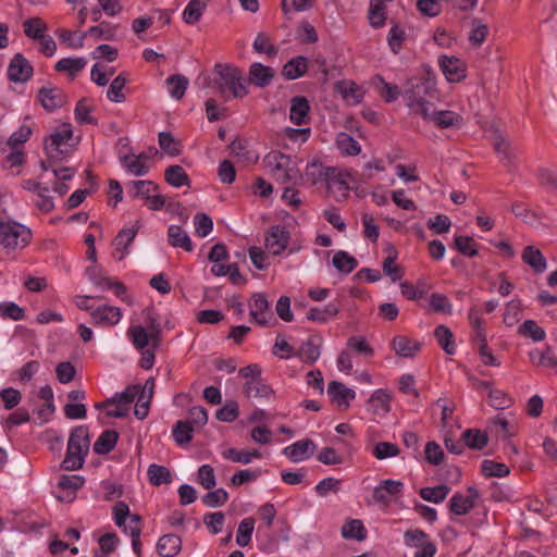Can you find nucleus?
I'll return each instance as SVG.
<instances>
[{"mask_svg": "<svg viewBox=\"0 0 557 557\" xmlns=\"http://www.w3.org/2000/svg\"><path fill=\"white\" fill-rule=\"evenodd\" d=\"M47 160L40 161L44 171H52L59 180H70V166L66 165L70 156V128L50 135L45 145Z\"/></svg>", "mask_w": 557, "mask_h": 557, "instance_id": "f257e3e1", "label": "nucleus"}, {"mask_svg": "<svg viewBox=\"0 0 557 557\" xmlns=\"http://www.w3.org/2000/svg\"><path fill=\"white\" fill-rule=\"evenodd\" d=\"M268 174L280 184L298 185L302 182L300 160L280 151H271L263 158Z\"/></svg>", "mask_w": 557, "mask_h": 557, "instance_id": "f03ea898", "label": "nucleus"}, {"mask_svg": "<svg viewBox=\"0 0 557 557\" xmlns=\"http://www.w3.org/2000/svg\"><path fill=\"white\" fill-rule=\"evenodd\" d=\"M213 88L228 101L248 95V81L235 66L216 64L214 67Z\"/></svg>", "mask_w": 557, "mask_h": 557, "instance_id": "7ed1b4c3", "label": "nucleus"}, {"mask_svg": "<svg viewBox=\"0 0 557 557\" xmlns=\"http://www.w3.org/2000/svg\"><path fill=\"white\" fill-rule=\"evenodd\" d=\"M374 356V349L364 336L352 335L347 338L345 348L341 350L336 358V368L344 374H350L354 370L356 358H371Z\"/></svg>", "mask_w": 557, "mask_h": 557, "instance_id": "20e7f679", "label": "nucleus"}, {"mask_svg": "<svg viewBox=\"0 0 557 557\" xmlns=\"http://www.w3.org/2000/svg\"><path fill=\"white\" fill-rule=\"evenodd\" d=\"M436 92V83L431 77L411 79L408 82L405 90V99L410 109L419 108V112L426 106H432L425 100V97L434 98Z\"/></svg>", "mask_w": 557, "mask_h": 557, "instance_id": "39448f33", "label": "nucleus"}, {"mask_svg": "<svg viewBox=\"0 0 557 557\" xmlns=\"http://www.w3.org/2000/svg\"><path fill=\"white\" fill-rule=\"evenodd\" d=\"M30 230L14 221H0V245L5 249L25 247L30 239Z\"/></svg>", "mask_w": 557, "mask_h": 557, "instance_id": "423d86ee", "label": "nucleus"}, {"mask_svg": "<svg viewBox=\"0 0 557 557\" xmlns=\"http://www.w3.org/2000/svg\"><path fill=\"white\" fill-rule=\"evenodd\" d=\"M404 544L413 548V557H434L437 553L436 543L420 529L407 530L404 533Z\"/></svg>", "mask_w": 557, "mask_h": 557, "instance_id": "0eeeda50", "label": "nucleus"}, {"mask_svg": "<svg viewBox=\"0 0 557 557\" xmlns=\"http://www.w3.org/2000/svg\"><path fill=\"white\" fill-rule=\"evenodd\" d=\"M86 276L88 281L99 290H112L113 294L123 301H127L126 287L123 283L110 278L106 271L94 264L86 269Z\"/></svg>", "mask_w": 557, "mask_h": 557, "instance_id": "6e6552de", "label": "nucleus"}, {"mask_svg": "<svg viewBox=\"0 0 557 557\" xmlns=\"http://www.w3.org/2000/svg\"><path fill=\"white\" fill-rule=\"evenodd\" d=\"M90 448V438L86 426L72 430V470L83 467Z\"/></svg>", "mask_w": 557, "mask_h": 557, "instance_id": "1a4fd4ad", "label": "nucleus"}, {"mask_svg": "<svg viewBox=\"0 0 557 557\" xmlns=\"http://www.w3.org/2000/svg\"><path fill=\"white\" fill-rule=\"evenodd\" d=\"M70 470V438L66 443L65 456L61 465L54 469V476L51 479V482L54 480L55 485L52 487V495L60 503L70 502V475L61 474L60 470Z\"/></svg>", "mask_w": 557, "mask_h": 557, "instance_id": "9d476101", "label": "nucleus"}, {"mask_svg": "<svg viewBox=\"0 0 557 557\" xmlns=\"http://www.w3.org/2000/svg\"><path fill=\"white\" fill-rule=\"evenodd\" d=\"M421 116L433 122L441 128L459 127L462 123V116L451 110H435L432 106H426L420 111Z\"/></svg>", "mask_w": 557, "mask_h": 557, "instance_id": "9b49d317", "label": "nucleus"}, {"mask_svg": "<svg viewBox=\"0 0 557 557\" xmlns=\"http://www.w3.org/2000/svg\"><path fill=\"white\" fill-rule=\"evenodd\" d=\"M290 234L283 225H273L265 235V248L273 256L282 255L288 247Z\"/></svg>", "mask_w": 557, "mask_h": 557, "instance_id": "f8f14e48", "label": "nucleus"}, {"mask_svg": "<svg viewBox=\"0 0 557 557\" xmlns=\"http://www.w3.org/2000/svg\"><path fill=\"white\" fill-rule=\"evenodd\" d=\"M392 394L384 388H377L372 392L366 404V409L375 418H385L391 409Z\"/></svg>", "mask_w": 557, "mask_h": 557, "instance_id": "ddd939ff", "label": "nucleus"}, {"mask_svg": "<svg viewBox=\"0 0 557 557\" xmlns=\"http://www.w3.org/2000/svg\"><path fill=\"white\" fill-rule=\"evenodd\" d=\"M438 66L449 83H458L466 77V64L455 55H438Z\"/></svg>", "mask_w": 557, "mask_h": 557, "instance_id": "4468645a", "label": "nucleus"}, {"mask_svg": "<svg viewBox=\"0 0 557 557\" xmlns=\"http://www.w3.org/2000/svg\"><path fill=\"white\" fill-rule=\"evenodd\" d=\"M34 73V69L29 61L22 54L15 53L11 59L7 74L8 78L14 83H26L28 82Z\"/></svg>", "mask_w": 557, "mask_h": 557, "instance_id": "2eb2a0df", "label": "nucleus"}, {"mask_svg": "<svg viewBox=\"0 0 557 557\" xmlns=\"http://www.w3.org/2000/svg\"><path fill=\"white\" fill-rule=\"evenodd\" d=\"M326 392L332 404L341 410L348 409L356 398V392L338 381H331Z\"/></svg>", "mask_w": 557, "mask_h": 557, "instance_id": "dca6fc26", "label": "nucleus"}, {"mask_svg": "<svg viewBox=\"0 0 557 557\" xmlns=\"http://www.w3.org/2000/svg\"><path fill=\"white\" fill-rule=\"evenodd\" d=\"M251 318L262 326H269L274 321L270 304L263 294H255L249 301Z\"/></svg>", "mask_w": 557, "mask_h": 557, "instance_id": "f3484780", "label": "nucleus"}, {"mask_svg": "<svg viewBox=\"0 0 557 557\" xmlns=\"http://www.w3.org/2000/svg\"><path fill=\"white\" fill-rule=\"evenodd\" d=\"M23 189L37 195L36 206L44 212H50L54 208L52 198L49 196V187L34 180H24L21 183Z\"/></svg>", "mask_w": 557, "mask_h": 557, "instance_id": "a211bd4d", "label": "nucleus"}, {"mask_svg": "<svg viewBox=\"0 0 557 557\" xmlns=\"http://www.w3.org/2000/svg\"><path fill=\"white\" fill-rule=\"evenodd\" d=\"M38 101L46 111L53 112L66 103L67 96L57 87H41L38 90Z\"/></svg>", "mask_w": 557, "mask_h": 557, "instance_id": "6ab92c4d", "label": "nucleus"}, {"mask_svg": "<svg viewBox=\"0 0 557 557\" xmlns=\"http://www.w3.org/2000/svg\"><path fill=\"white\" fill-rule=\"evenodd\" d=\"M404 484L397 480H383L377 486L374 487L372 498L377 504L386 505L392 497L401 494Z\"/></svg>", "mask_w": 557, "mask_h": 557, "instance_id": "aec40b11", "label": "nucleus"}, {"mask_svg": "<svg viewBox=\"0 0 557 557\" xmlns=\"http://www.w3.org/2000/svg\"><path fill=\"white\" fill-rule=\"evenodd\" d=\"M127 335L133 345L139 350L157 347L159 343V337L152 335V333L143 325L131 326L127 331Z\"/></svg>", "mask_w": 557, "mask_h": 557, "instance_id": "412c9836", "label": "nucleus"}, {"mask_svg": "<svg viewBox=\"0 0 557 557\" xmlns=\"http://www.w3.org/2000/svg\"><path fill=\"white\" fill-rule=\"evenodd\" d=\"M315 445L311 440L297 441L283 450L284 455L293 462H301L314 454Z\"/></svg>", "mask_w": 557, "mask_h": 557, "instance_id": "4be33fe9", "label": "nucleus"}, {"mask_svg": "<svg viewBox=\"0 0 557 557\" xmlns=\"http://www.w3.org/2000/svg\"><path fill=\"white\" fill-rule=\"evenodd\" d=\"M335 90L342 96L349 106L359 104L364 97V90L361 86L349 79H344L335 84Z\"/></svg>", "mask_w": 557, "mask_h": 557, "instance_id": "5701e85b", "label": "nucleus"}, {"mask_svg": "<svg viewBox=\"0 0 557 557\" xmlns=\"http://www.w3.org/2000/svg\"><path fill=\"white\" fill-rule=\"evenodd\" d=\"M322 337L314 335L302 342L296 357L305 363H314L321 356Z\"/></svg>", "mask_w": 557, "mask_h": 557, "instance_id": "b1692460", "label": "nucleus"}, {"mask_svg": "<svg viewBox=\"0 0 557 557\" xmlns=\"http://www.w3.org/2000/svg\"><path fill=\"white\" fill-rule=\"evenodd\" d=\"M91 319L97 324L116 325L122 319V311L119 307L102 305L90 312Z\"/></svg>", "mask_w": 557, "mask_h": 557, "instance_id": "393cba45", "label": "nucleus"}, {"mask_svg": "<svg viewBox=\"0 0 557 557\" xmlns=\"http://www.w3.org/2000/svg\"><path fill=\"white\" fill-rule=\"evenodd\" d=\"M339 307L335 302H329L324 307H310L306 312L308 321L326 324L339 314Z\"/></svg>", "mask_w": 557, "mask_h": 557, "instance_id": "a878e982", "label": "nucleus"}, {"mask_svg": "<svg viewBox=\"0 0 557 557\" xmlns=\"http://www.w3.org/2000/svg\"><path fill=\"white\" fill-rule=\"evenodd\" d=\"M392 347L397 356L413 358L420 351L421 344L407 336L396 335L392 341Z\"/></svg>", "mask_w": 557, "mask_h": 557, "instance_id": "bb28decb", "label": "nucleus"}, {"mask_svg": "<svg viewBox=\"0 0 557 557\" xmlns=\"http://www.w3.org/2000/svg\"><path fill=\"white\" fill-rule=\"evenodd\" d=\"M168 243L174 248H182L190 252L194 249L191 239L180 225L172 224L168 227Z\"/></svg>", "mask_w": 557, "mask_h": 557, "instance_id": "cd10ccee", "label": "nucleus"}, {"mask_svg": "<svg viewBox=\"0 0 557 557\" xmlns=\"http://www.w3.org/2000/svg\"><path fill=\"white\" fill-rule=\"evenodd\" d=\"M95 106L94 103L83 98L81 99L74 110L75 121L79 125H97V117L94 115Z\"/></svg>", "mask_w": 557, "mask_h": 557, "instance_id": "c85d7f7f", "label": "nucleus"}, {"mask_svg": "<svg viewBox=\"0 0 557 557\" xmlns=\"http://www.w3.org/2000/svg\"><path fill=\"white\" fill-rule=\"evenodd\" d=\"M341 535L348 541L362 542L366 540L368 532L360 519H349L343 524Z\"/></svg>", "mask_w": 557, "mask_h": 557, "instance_id": "c756f323", "label": "nucleus"}, {"mask_svg": "<svg viewBox=\"0 0 557 557\" xmlns=\"http://www.w3.org/2000/svg\"><path fill=\"white\" fill-rule=\"evenodd\" d=\"M329 169L325 168L318 159L310 160L302 174V182L306 181L310 185H315L325 180Z\"/></svg>", "mask_w": 557, "mask_h": 557, "instance_id": "7c9ffc66", "label": "nucleus"}, {"mask_svg": "<svg viewBox=\"0 0 557 557\" xmlns=\"http://www.w3.org/2000/svg\"><path fill=\"white\" fill-rule=\"evenodd\" d=\"M182 548L181 537L175 534H165L157 543V550L162 557H174Z\"/></svg>", "mask_w": 557, "mask_h": 557, "instance_id": "2f4dec72", "label": "nucleus"}, {"mask_svg": "<svg viewBox=\"0 0 557 557\" xmlns=\"http://www.w3.org/2000/svg\"><path fill=\"white\" fill-rule=\"evenodd\" d=\"M244 393L248 397L269 400L273 396V389L261 377L246 381Z\"/></svg>", "mask_w": 557, "mask_h": 557, "instance_id": "473e14b6", "label": "nucleus"}, {"mask_svg": "<svg viewBox=\"0 0 557 557\" xmlns=\"http://www.w3.org/2000/svg\"><path fill=\"white\" fill-rule=\"evenodd\" d=\"M250 81L257 87L268 86L274 77V70L261 63H252L249 67Z\"/></svg>", "mask_w": 557, "mask_h": 557, "instance_id": "72a5a7b5", "label": "nucleus"}, {"mask_svg": "<svg viewBox=\"0 0 557 557\" xmlns=\"http://www.w3.org/2000/svg\"><path fill=\"white\" fill-rule=\"evenodd\" d=\"M522 260L536 273H543L547 268V261L545 257L541 250L534 246H527L524 248L522 252Z\"/></svg>", "mask_w": 557, "mask_h": 557, "instance_id": "f704fd0d", "label": "nucleus"}, {"mask_svg": "<svg viewBox=\"0 0 557 557\" xmlns=\"http://www.w3.org/2000/svg\"><path fill=\"white\" fill-rule=\"evenodd\" d=\"M309 103L304 97H295L292 99L289 109V120L296 125H302L308 120Z\"/></svg>", "mask_w": 557, "mask_h": 557, "instance_id": "c9c22d12", "label": "nucleus"}, {"mask_svg": "<svg viewBox=\"0 0 557 557\" xmlns=\"http://www.w3.org/2000/svg\"><path fill=\"white\" fill-rule=\"evenodd\" d=\"M38 397L42 400L41 406L38 408L37 413L40 422H47L50 416L54 412L53 392L49 385H45L39 389Z\"/></svg>", "mask_w": 557, "mask_h": 557, "instance_id": "e433bc0d", "label": "nucleus"}, {"mask_svg": "<svg viewBox=\"0 0 557 557\" xmlns=\"http://www.w3.org/2000/svg\"><path fill=\"white\" fill-rule=\"evenodd\" d=\"M335 146L343 156L355 157L361 152L360 144L345 132L336 136Z\"/></svg>", "mask_w": 557, "mask_h": 557, "instance_id": "4c0bfd02", "label": "nucleus"}, {"mask_svg": "<svg viewBox=\"0 0 557 557\" xmlns=\"http://www.w3.org/2000/svg\"><path fill=\"white\" fill-rule=\"evenodd\" d=\"M308 70V60L306 57L298 55L290 59L283 67V75L289 81L301 77Z\"/></svg>", "mask_w": 557, "mask_h": 557, "instance_id": "58836bf2", "label": "nucleus"}, {"mask_svg": "<svg viewBox=\"0 0 557 557\" xmlns=\"http://www.w3.org/2000/svg\"><path fill=\"white\" fill-rule=\"evenodd\" d=\"M147 156L144 153H129L123 157V164L135 176H144L149 172V166L144 162Z\"/></svg>", "mask_w": 557, "mask_h": 557, "instance_id": "ea45409f", "label": "nucleus"}, {"mask_svg": "<svg viewBox=\"0 0 557 557\" xmlns=\"http://www.w3.org/2000/svg\"><path fill=\"white\" fill-rule=\"evenodd\" d=\"M208 5L207 0H190L183 11V20L186 24H195L199 21Z\"/></svg>", "mask_w": 557, "mask_h": 557, "instance_id": "a19ab883", "label": "nucleus"}, {"mask_svg": "<svg viewBox=\"0 0 557 557\" xmlns=\"http://www.w3.org/2000/svg\"><path fill=\"white\" fill-rule=\"evenodd\" d=\"M332 264L337 271L349 274L357 268L358 262L356 258L348 252L339 250L333 256Z\"/></svg>", "mask_w": 557, "mask_h": 557, "instance_id": "79ce46f5", "label": "nucleus"}, {"mask_svg": "<svg viewBox=\"0 0 557 557\" xmlns=\"http://www.w3.org/2000/svg\"><path fill=\"white\" fill-rule=\"evenodd\" d=\"M139 395V386H128L122 393L115 394L113 397L108 399L104 405H119L123 406L128 411L129 405Z\"/></svg>", "mask_w": 557, "mask_h": 557, "instance_id": "37998d69", "label": "nucleus"}, {"mask_svg": "<svg viewBox=\"0 0 557 557\" xmlns=\"http://www.w3.org/2000/svg\"><path fill=\"white\" fill-rule=\"evenodd\" d=\"M488 34V26L481 20L474 18L471 22V29L468 36L470 45L474 48H479L486 39Z\"/></svg>", "mask_w": 557, "mask_h": 557, "instance_id": "c03bdc74", "label": "nucleus"}, {"mask_svg": "<svg viewBox=\"0 0 557 557\" xmlns=\"http://www.w3.org/2000/svg\"><path fill=\"white\" fill-rule=\"evenodd\" d=\"M368 18L372 27H382L386 20L385 3L380 2V0H371Z\"/></svg>", "mask_w": 557, "mask_h": 557, "instance_id": "a18cd8bd", "label": "nucleus"}, {"mask_svg": "<svg viewBox=\"0 0 557 557\" xmlns=\"http://www.w3.org/2000/svg\"><path fill=\"white\" fill-rule=\"evenodd\" d=\"M530 359L533 363L557 370V357L552 348H546L545 350L534 349L530 352Z\"/></svg>", "mask_w": 557, "mask_h": 557, "instance_id": "49530a36", "label": "nucleus"}, {"mask_svg": "<svg viewBox=\"0 0 557 557\" xmlns=\"http://www.w3.org/2000/svg\"><path fill=\"white\" fill-rule=\"evenodd\" d=\"M166 85L170 96L175 100H180L188 87V79L180 74L171 75L166 78Z\"/></svg>", "mask_w": 557, "mask_h": 557, "instance_id": "de8ad7c7", "label": "nucleus"}, {"mask_svg": "<svg viewBox=\"0 0 557 557\" xmlns=\"http://www.w3.org/2000/svg\"><path fill=\"white\" fill-rule=\"evenodd\" d=\"M434 335L438 342V345L447 355H454L456 352L454 335L447 326L438 325L434 331Z\"/></svg>", "mask_w": 557, "mask_h": 557, "instance_id": "09e8293b", "label": "nucleus"}, {"mask_svg": "<svg viewBox=\"0 0 557 557\" xmlns=\"http://www.w3.org/2000/svg\"><path fill=\"white\" fill-rule=\"evenodd\" d=\"M448 493L449 487L445 484H441L432 487L421 488L420 496L425 502L440 504L447 497Z\"/></svg>", "mask_w": 557, "mask_h": 557, "instance_id": "8fccbe9b", "label": "nucleus"}, {"mask_svg": "<svg viewBox=\"0 0 557 557\" xmlns=\"http://www.w3.org/2000/svg\"><path fill=\"white\" fill-rule=\"evenodd\" d=\"M117 437L119 436L115 431H104L95 442V451L100 455L110 453L114 448Z\"/></svg>", "mask_w": 557, "mask_h": 557, "instance_id": "3c124183", "label": "nucleus"}, {"mask_svg": "<svg viewBox=\"0 0 557 557\" xmlns=\"http://www.w3.org/2000/svg\"><path fill=\"white\" fill-rule=\"evenodd\" d=\"M462 438L465 444L471 449H482L487 444V435L476 429L466 430Z\"/></svg>", "mask_w": 557, "mask_h": 557, "instance_id": "603ef678", "label": "nucleus"}, {"mask_svg": "<svg viewBox=\"0 0 557 557\" xmlns=\"http://www.w3.org/2000/svg\"><path fill=\"white\" fill-rule=\"evenodd\" d=\"M473 507L474 504L471 502V498L459 493L454 494L449 499V509L457 516L467 515Z\"/></svg>", "mask_w": 557, "mask_h": 557, "instance_id": "864d4df0", "label": "nucleus"}, {"mask_svg": "<svg viewBox=\"0 0 557 557\" xmlns=\"http://www.w3.org/2000/svg\"><path fill=\"white\" fill-rule=\"evenodd\" d=\"M147 474L150 483L156 486L170 483L172 480L170 470L163 466H159L156 463L149 466Z\"/></svg>", "mask_w": 557, "mask_h": 557, "instance_id": "5fc2aeb1", "label": "nucleus"}, {"mask_svg": "<svg viewBox=\"0 0 557 557\" xmlns=\"http://www.w3.org/2000/svg\"><path fill=\"white\" fill-rule=\"evenodd\" d=\"M253 530H255L253 518L243 519L237 529L236 544L242 547L247 546L251 541Z\"/></svg>", "mask_w": 557, "mask_h": 557, "instance_id": "6e6d98bb", "label": "nucleus"}, {"mask_svg": "<svg viewBox=\"0 0 557 557\" xmlns=\"http://www.w3.org/2000/svg\"><path fill=\"white\" fill-rule=\"evenodd\" d=\"M136 234H137V228L126 227V228L121 230L119 232V234L116 235L113 244L117 250H122L120 259H122L125 256V253L127 252V248L135 239Z\"/></svg>", "mask_w": 557, "mask_h": 557, "instance_id": "4d7b16f0", "label": "nucleus"}, {"mask_svg": "<svg viewBox=\"0 0 557 557\" xmlns=\"http://www.w3.org/2000/svg\"><path fill=\"white\" fill-rule=\"evenodd\" d=\"M481 469L485 476L491 478H504L510 472L507 465L488 459L482 461Z\"/></svg>", "mask_w": 557, "mask_h": 557, "instance_id": "13d9d810", "label": "nucleus"}, {"mask_svg": "<svg viewBox=\"0 0 557 557\" xmlns=\"http://www.w3.org/2000/svg\"><path fill=\"white\" fill-rule=\"evenodd\" d=\"M166 182L175 187H182L188 184V176L181 165H171L165 170Z\"/></svg>", "mask_w": 557, "mask_h": 557, "instance_id": "bf43d9fd", "label": "nucleus"}, {"mask_svg": "<svg viewBox=\"0 0 557 557\" xmlns=\"http://www.w3.org/2000/svg\"><path fill=\"white\" fill-rule=\"evenodd\" d=\"M519 333L525 337L532 338L534 342H542L546 333L543 327L537 325L533 320H527L519 326Z\"/></svg>", "mask_w": 557, "mask_h": 557, "instance_id": "052dcab7", "label": "nucleus"}, {"mask_svg": "<svg viewBox=\"0 0 557 557\" xmlns=\"http://www.w3.org/2000/svg\"><path fill=\"white\" fill-rule=\"evenodd\" d=\"M399 453L397 445L389 442H379L371 449V454L379 460L396 457Z\"/></svg>", "mask_w": 557, "mask_h": 557, "instance_id": "680f3d73", "label": "nucleus"}, {"mask_svg": "<svg viewBox=\"0 0 557 557\" xmlns=\"http://www.w3.org/2000/svg\"><path fill=\"white\" fill-rule=\"evenodd\" d=\"M194 426L186 421H178L173 428V437L178 445L187 444L193 438Z\"/></svg>", "mask_w": 557, "mask_h": 557, "instance_id": "e2e57ef3", "label": "nucleus"}, {"mask_svg": "<svg viewBox=\"0 0 557 557\" xmlns=\"http://www.w3.org/2000/svg\"><path fill=\"white\" fill-rule=\"evenodd\" d=\"M125 84H126L125 77H123L122 75H119L117 77H115L111 82V84L107 90V98L110 101L116 102V103L124 101L125 96L123 94V88H124Z\"/></svg>", "mask_w": 557, "mask_h": 557, "instance_id": "0e129e2a", "label": "nucleus"}, {"mask_svg": "<svg viewBox=\"0 0 557 557\" xmlns=\"http://www.w3.org/2000/svg\"><path fill=\"white\" fill-rule=\"evenodd\" d=\"M273 354L285 360L296 357V350L282 335H277L275 338Z\"/></svg>", "mask_w": 557, "mask_h": 557, "instance_id": "69168bd1", "label": "nucleus"}, {"mask_svg": "<svg viewBox=\"0 0 557 557\" xmlns=\"http://www.w3.org/2000/svg\"><path fill=\"white\" fill-rule=\"evenodd\" d=\"M193 222H194V226H195V233L199 237L208 236L213 228V221L206 213H197L194 216Z\"/></svg>", "mask_w": 557, "mask_h": 557, "instance_id": "338daca9", "label": "nucleus"}, {"mask_svg": "<svg viewBox=\"0 0 557 557\" xmlns=\"http://www.w3.org/2000/svg\"><path fill=\"white\" fill-rule=\"evenodd\" d=\"M0 315L3 319H11L13 321H21L24 319V309L12 301L0 304Z\"/></svg>", "mask_w": 557, "mask_h": 557, "instance_id": "774afa93", "label": "nucleus"}]
</instances>
